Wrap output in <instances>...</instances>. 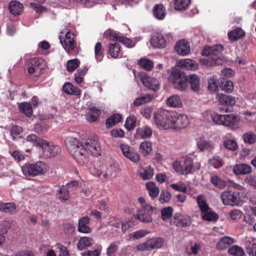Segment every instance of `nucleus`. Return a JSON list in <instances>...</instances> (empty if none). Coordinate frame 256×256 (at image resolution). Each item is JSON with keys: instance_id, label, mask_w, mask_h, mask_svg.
Segmentation results:
<instances>
[{"instance_id": "052dcab7", "label": "nucleus", "mask_w": 256, "mask_h": 256, "mask_svg": "<svg viewBox=\"0 0 256 256\" xmlns=\"http://www.w3.org/2000/svg\"><path fill=\"white\" fill-rule=\"evenodd\" d=\"M210 163L215 168H218L222 166L224 164L223 160L219 156H214L210 160Z\"/></svg>"}, {"instance_id": "bb28decb", "label": "nucleus", "mask_w": 256, "mask_h": 256, "mask_svg": "<svg viewBox=\"0 0 256 256\" xmlns=\"http://www.w3.org/2000/svg\"><path fill=\"white\" fill-rule=\"evenodd\" d=\"M234 242V239L230 236L222 238L217 243L216 248L218 250H222L228 248Z\"/></svg>"}, {"instance_id": "c85d7f7f", "label": "nucleus", "mask_w": 256, "mask_h": 256, "mask_svg": "<svg viewBox=\"0 0 256 256\" xmlns=\"http://www.w3.org/2000/svg\"><path fill=\"white\" fill-rule=\"evenodd\" d=\"M166 104L168 106L172 108H181L182 106V100L178 95H173L168 98Z\"/></svg>"}, {"instance_id": "ea45409f", "label": "nucleus", "mask_w": 256, "mask_h": 256, "mask_svg": "<svg viewBox=\"0 0 256 256\" xmlns=\"http://www.w3.org/2000/svg\"><path fill=\"white\" fill-rule=\"evenodd\" d=\"M180 66L188 70H196L198 68L197 64L190 59L181 60L180 62Z\"/></svg>"}, {"instance_id": "c756f323", "label": "nucleus", "mask_w": 256, "mask_h": 256, "mask_svg": "<svg viewBox=\"0 0 256 256\" xmlns=\"http://www.w3.org/2000/svg\"><path fill=\"white\" fill-rule=\"evenodd\" d=\"M56 197L60 201L68 200L70 197L68 190L64 185L60 186L57 190Z\"/></svg>"}, {"instance_id": "a19ab883", "label": "nucleus", "mask_w": 256, "mask_h": 256, "mask_svg": "<svg viewBox=\"0 0 256 256\" xmlns=\"http://www.w3.org/2000/svg\"><path fill=\"white\" fill-rule=\"evenodd\" d=\"M202 214V218L204 220L216 222L218 218V216L215 212L211 210L210 208Z\"/></svg>"}, {"instance_id": "e433bc0d", "label": "nucleus", "mask_w": 256, "mask_h": 256, "mask_svg": "<svg viewBox=\"0 0 256 256\" xmlns=\"http://www.w3.org/2000/svg\"><path fill=\"white\" fill-rule=\"evenodd\" d=\"M146 186L148 190L149 195L152 198H156L160 192V190L154 182H149L146 184Z\"/></svg>"}, {"instance_id": "f257e3e1", "label": "nucleus", "mask_w": 256, "mask_h": 256, "mask_svg": "<svg viewBox=\"0 0 256 256\" xmlns=\"http://www.w3.org/2000/svg\"><path fill=\"white\" fill-rule=\"evenodd\" d=\"M154 122L158 128L162 130H180L186 128L189 124L186 115L163 109L155 112Z\"/></svg>"}, {"instance_id": "4be33fe9", "label": "nucleus", "mask_w": 256, "mask_h": 256, "mask_svg": "<svg viewBox=\"0 0 256 256\" xmlns=\"http://www.w3.org/2000/svg\"><path fill=\"white\" fill-rule=\"evenodd\" d=\"M233 172L236 175L248 174L252 172V167L246 164H240L234 166Z\"/></svg>"}, {"instance_id": "39448f33", "label": "nucleus", "mask_w": 256, "mask_h": 256, "mask_svg": "<svg viewBox=\"0 0 256 256\" xmlns=\"http://www.w3.org/2000/svg\"><path fill=\"white\" fill-rule=\"evenodd\" d=\"M170 79L176 88L181 91L186 90L188 84V76L184 73L174 70L172 71Z\"/></svg>"}, {"instance_id": "8fccbe9b", "label": "nucleus", "mask_w": 256, "mask_h": 256, "mask_svg": "<svg viewBox=\"0 0 256 256\" xmlns=\"http://www.w3.org/2000/svg\"><path fill=\"white\" fill-rule=\"evenodd\" d=\"M190 0H174L175 9L179 10H186L190 4Z\"/></svg>"}, {"instance_id": "a211bd4d", "label": "nucleus", "mask_w": 256, "mask_h": 256, "mask_svg": "<svg viewBox=\"0 0 256 256\" xmlns=\"http://www.w3.org/2000/svg\"><path fill=\"white\" fill-rule=\"evenodd\" d=\"M176 52L182 56H186L190 52V46L187 41L180 40L175 46Z\"/></svg>"}, {"instance_id": "1a4fd4ad", "label": "nucleus", "mask_w": 256, "mask_h": 256, "mask_svg": "<svg viewBox=\"0 0 256 256\" xmlns=\"http://www.w3.org/2000/svg\"><path fill=\"white\" fill-rule=\"evenodd\" d=\"M42 60L38 58H34L28 60L26 63L28 72L30 74H34L38 76L43 68Z\"/></svg>"}, {"instance_id": "f704fd0d", "label": "nucleus", "mask_w": 256, "mask_h": 256, "mask_svg": "<svg viewBox=\"0 0 256 256\" xmlns=\"http://www.w3.org/2000/svg\"><path fill=\"white\" fill-rule=\"evenodd\" d=\"M64 92L69 94H74L76 96H79L80 94V90L76 87H74L70 82H66L63 86Z\"/></svg>"}, {"instance_id": "f8f14e48", "label": "nucleus", "mask_w": 256, "mask_h": 256, "mask_svg": "<svg viewBox=\"0 0 256 256\" xmlns=\"http://www.w3.org/2000/svg\"><path fill=\"white\" fill-rule=\"evenodd\" d=\"M216 99L223 106L226 107V112H230L232 108L236 104L235 98L230 95L218 93L216 95Z\"/></svg>"}, {"instance_id": "69168bd1", "label": "nucleus", "mask_w": 256, "mask_h": 256, "mask_svg": "<svg viewBox=\"0 0 256 256\" xmlns=\"http://www.w3.org/2000/svg\"><path fill=\"white\" fill-rule=\"evenodd\" d=\"M172 208L170 206L163 208L161 212L162 218L163 220L170 218L172 216Z\"/></svg>"}, {"instance_id": "2eb2a0df", "label": "nucleus", "mask_w": 256, "mask_h": 256, "mask_svg": "<svg viewBox=\"0 0 256 256\" xmlns=\"http://www.w3.org/2000/svg\"><path fill=\"white\" fill-rule=\"evenodd\" d=\"M141 80L144 85L149 89L156 91L160 88V86L159 82L152 77L144 74L140 76Z\"/></svg>"}, {"instance_id": "603ef678", "label": "nucleus", "mask_w": 256, "mask_h": 256, "mask_svg": "<svg viewBox=\"0 0 256 256\" xmlns=\"http://www.w3.org/2000/svg\"><path fill=\"white\" fill-rule=\"evenodd\" d=\"M154 175L153 169L150 166L146 167L140 172V176L144 180L150 179Z\"/></svg>"}, {"instance_id": "cd10ccee", "label": "nucleus", "mask_w": 256, "mask_h": 256, "mask_svg": "<svg viewBox=\"0 0 256 256\" xmlns=\"http://www.w3.org/2000/svg\"><path fill=\"white\" fill-rule=\"evenodd\" d=\"M136 134L138 138H149L152 135V130L150 127L145 126L137 128Z\"/></svg>"}, {"instance_id": "13d9d810", "label": "nucleus", "mask_w": 256, "mask_h": 256, "mask_svg": "<svg viewBox=\"0 0 256 256\" xmlns=\"http://www.w3.org/2000/svg\"><path fill=\"white\" fill-rule=\"evenodd\" d=\"M242 138L245 143L253 144L256 142V134L250 132L244 134L242 136Z\"/></svg>"}, {"instance_id": "c9c22d12", "label": "nucleus", "mask_w": 256, "mask_h": 256, "mask_svg": "<svg viewBox=\"0 0 256 256\" xmlns=\"http://www.w3.org/2000/svg\"><path fill=\"white\" fill-rule=\"evenodd\" d=\"M165 8L161 4H156L153 10V14L156 18L158 20H163L166 16Z\"/></svg>"}, {"instance_id": "a878e982", "label": "nucleus", "mask_w": 256, "mask_h": 256, "mask_svg": "<svg viewBox=\"0 0 256 256\" xmlns=\"http://www.w3.org/2000/svg\"><path fill=\"white\" fill-rule=\"evenodd\" d=\"M182 175H187L194 172L193 160L190 157L185 158L184 164H182Z\"/></svg>"}, {"instance_id": "e2e57ef3", "label": "nucleus", "mask_w": 256, "mask_h": 256, "mask_svg": "<svg viewBox=\"0 0 256 256\" xmlns=\"http://www.w3.org/2000/svg\"><path fill=\"white\" fill-rule=\"evenodd\" d=\"M224 146L230 150H235L238 148V146L236 142L233 140H226L224 142Z\"/></svg>"}, {"instance_id": "7ed1b4c3", "label": "nucleus", "mask_w": 256, "mask_h": 256, "mask_svg": "<svg viewBox=\"0 0 256 256\" xmlns=\"http://www.w3.org/2000/svg\"><path fill=\"white\" fill-rule=\"evenodd\" d=\"M224 50V47L221 44H216L212 46H206L202 52L203 56H209L206 59L210 63V66L216 65H220L223 64V60L220 57V54Z\"/></svg>"}, {"instance_id": "ddd939ff", "label": "nucleus", "mask_w": 256, "mask_h": 256, "mask_svg": "<svg viewBox=\"0 0 256 256\" xmlns=\"http://www.w3.org/2000/svg\"><path fill=\"white\" fill-rule=\"evenodd\" d=\"M192 220L190 217L184 214H176L174 216V224L178 227L186 228L190 226Z\"/></svg>"}, {"instance_id": "6ab92c4d", "label": "nucleus", "mask_w": 256, "mask_h": 256, "mask_svg": "<svg viewBox=\"0 0 256 256\" xmlns=\"http://www.w3.org/2000/svg\"><path fill=\"white\" fill-rule=\"evenodd\" d=\"M120 170V165L116 162H113L106 168V172L102 175L105 179L110 177H115L116 174Z\"/></svg>"}, {"instance_id": "4d7b16f0", "label": "nucleus", "mask_w": 256, "mask_h": 256, "mask_svg": "<svg viewBox=\"0 0 256 256\" xmlns=\"http://www.w3.org/2000/svg\"><path fill=\"white\" fill-rule=\"evenodd\" d=\"M121 34L119 32L109 30L104 33V36L109 40L118 42V38L120 36Z\"/></svg>"}, {"instance_id": "0e129e2a", "label": "nucleus", "mask_w": 256, "mask_h": 256, "mask_svg": "<svg viewBox=\"0 0 256 256\" xmlns=\"http://www.w3.org/2000/svg\"><path fill=\"white\" fill-rule=\"evenodd\" d=\"M140 148L146 154H148L152 150V144L148 141H144L141 143Z\"/></svg>"}, {"instance_id": "3c124183", "label": "nucleus", "mask_w": 256, "mask_h": 256, "mask_svg": "<svg viewBox=\"0 0 256 256\" xmlns=\"http://www.w3.org/2000/svg\"><path fill=\"white\" fill-rule=\"evenodd\" d=\"M228 253L233 256H243L244 250L242 248L237 245L231 246L228 250Z\"/></svg>"}, {"instance_id": "c03bdc74", "label": "nucleus", "mask_w": 256, "mask_h": 256, "mask_svg": "<svg viewBox=\"0 0 256 256\" xmlns=\"http://www.w3.org/2000/svg\"><path fill=\"white\" fill-rule=\"evenodd\" d=\"M16 206L13 203L0 204V210L6 213H13L15 211Z\"/></svg>"}, {"instance_id": "423d86ee", "label": "nucleus", "mask_w": 256, "mask_h": 256, "mask_svg": "<svg viewBox=\"0 0 256 256\" xmlns=\"http://www.w3.org/2000/svg\"><path fill=\"white\" fill-rule=\"evenodd\" d=\"M212 120L216 124L223 125L230 127L232 128H235L238 118L233 114L224 115L215 114L212 116Z\"/></svg>"}, {"instance_id": "49530a36", "label": "nucleus", "mask_w": 256, "mask_h": 256, "mask_svg": "<svg viewBox=\"0 0 256 256\" xmlns=\"http://www.w3.org/2000/svg\"><path fill=\"white\" fill-rule=\"evenodd\" d=\"M138 64L146 70H150L154 67L153 62L148 58H142L138 60Z\"/></svg>"}, {"instance_id": "338daca9", "label": "nucleus", "mask_w": 256, "mask_h": 256, "mask_svg": "<svg viewBox=\"0 0 256 256\" xmlns=\"http://www.w3.org/2000/svg\"><path fill=\"white\" fill-rule=\"evenodd\" d=\"M224 84L222 90L228 93H230L234 90V86L233 82L230 80L224 81V80H223Z\"/></svg>"}, {"instance_id": "f3484780", "label": "nucleus", "mask_w": 256, "mask_h": 256, "mask_svg": "<svg viewBox=\"0 0 256 256\" xmlns=\"http://www.w3.org/2000/svg\"><path fill=\"white\" fill-rule=\"evenodd\" d=\"M150 42L154 46L160 48H164L166 44V41L163 35L159 32L155 33L152 36Z\"/></svg>"}, {"instance_id": "5fc2aeb1", "label": "nucleus", "mask_w": 256, "mask_h": 256, "mask_svg": "<svg viewBox=\"0 0 256 256\" xmlns=\"http://www.w3.org/2000/svg\"><path fill=\"white\" fill-rule=\"evenodd\" d=\"M100 114V110L96 108H92L90 110L88 120L90 122L96 121Z\"/></svg>"}, {"instance_id": "58836bf2", "label": "nucleus", "mask_w": 256, "mask_h": 256, "mask_svg": "<svg viewBox=\"0 0 256 256\" xmlns=\"http://www.w3.org/2000/svg\"><path fill=\"white\" fill-rule=\"evenodd\" d=\"M18 108L21 112L27 116L30 117L32 114V108L30 104L28 102H22L18 104Z\"/></svg>"}, {"instance_id": "dca6fc26", "label": "nucleus", "mask_w": 256, "mask_h": 256, "mask_svg": "<svg viewBox=\"0 0 256 256\" xmlns=\"http://www.w3.org/2000/svg\"><path fill=\"white\" fill-rule=\"evenodd\" d=\"M224 78H220L218 79L216 76L208 78V89L212 92H216L218 90V86H222Z\"/></svg>"}, {"instance_id": "a18cd8bd", "label": "nucleus", "mask_w": 256, "mask_h": 256, "mask_svg": "<svg viewBox=\"0 0 256 256\" xmlns=\"http://www.w3.org/2000/svg\"><path fill=\"white\" fill-rule=\"evenodd\" d=\"M120 46L118 43L112 44L110 46L109 54L114 58H116L120 56Z\"/></svg>"}, {"instance_id": "f03ea898", "label": "nucleus", "mask_w": 256, "mask_h": 256, "mask_svg": "<svg viewBox=\"0 0 256 256\" xmlns=\"http://www.w3.org/2000/svg\"><path fill=\"white\" fill-rule=\"evenodd\" d=\"M66 146L76 162L80 165L88 163V157L86 156L84 146L73 137H67L65 140Z\"/></svg>"}, {"instance_id": "7c9ffc66", "label": "nucleus", "mask_w": 256, "mask_h": 256, "mask_svg": "<svg viewBox=\"0 0 256 256\" xmlns=\"http://www.w3.org/2000/svg\"><path fill=\"white\" fill-rule=\"evenodd\" d=\"M210 181L214 186L220 189H223L227 186L226 181L216 174L211 175Z\"/></svg>"}, {"instance_id": "37998d69", "label": "nucleus", "mask_w": 256, "mask_h": 256, "mask_svg": "<svg viewBox=\"0 0 256 256\" xmlns=\"http://www.w3.org/2000/svg\"><path fill=\"white\" fill-rule=\"evenodd\" d=\"M197 202L201 210L202 213L209 210L210 208L207 204L206 197L203 195H198L196 198Z\"/></svg>"}, {"instance_id": "aec40b11", "label": "nucleus", "mask_w": 256, "mask_h": 256, "mask_svg": "<svg viewBox=\"0 0 256 256\" xmlns=\"http://www.w3.org/2000/svg\"><path fill=\"white\" fill-rule=\"evenodd\" d=\"M152 210H149L146 208H142L138 211L136 218L142 222H150L152 220Z\"/></svg>"}, {"instance_id": "72a5a7b5", "label": "nucleus", "mask_w": 256, "mask_h": 256, "mask_svg": "<svg viewBox=\"0 0 256 256\" xmlns=\"http://www.w3.org/2000/svg\"><path fill=\"white\" fill-rule=\"evenodd\" d=\"M245 35V32L240 28H237L228 33V36L230 40L236 41Z\"/></svg>"}, {"instance_id": "6e6d98bb", "label": "nucleus", "mask_w": 256, "mask_h": 256, "mask_svg": "<svg viewBox=\"0 0 256 256\" xmlns=\"http://www.w3.org/2000/svg\"><path fill=\"white\" fill-rule=\"evenodd\" d=\"M80 64V61L78 58L69 60L67 62L66 70L72 72L79 66Z\"/></svg>"}, {"instance_id": "412c9836", "label": "nucleus", "mask_w": 256, "mask_h": 256, "mask_svg": "<svg viewBox=\"0 0 256 256\" xmlns=\"http://www.w3.org/2000/svg\"><path fill=\"white\" fill-rule=\"evenodd\" d=\"M245 248L250 256H256V238H250L245 242Z\"/></svg>"}, {"instance_id": "09e8293b", "label": "nucleus", "mask_w": 256, "mask_h": 256, "mask_svg": "<svg viewBox=\"0 0 256 256\" xmlns=\"http://www.w3.org/2000/svg\"><path fill=\"white\" fill-rule=\"evenodd\" d=\"M122 116L120 114H115L108 118L106 120V125L108 128H111L117 122L120 121Z\"/></svg>"}, {"instance_id": "4c0bfd02", "label": "nucleus", "mask_w": 256, "mask_h": 256, "mask_svg": "<svg viewBox=\"0 0 256 256\" xmlns=\"http://www.w3.org/2000/svg\"><path fill=\"white\" fill-rule=\"evenodd\" d=\"M153 95L148 94L136 98L133 104L134 106H138L150 102L153 98Z\"/></svg>"}, {"instance_id": "774afa93", "label": "nucleus", "mask_w": 256, "mask_h": 256, "mask_svg": "<svg viewBox=\"0 0 256 256\" xmlns=\"http://www.w3.org/2000/svg\"><path fill=\"white\" fill-rule=\"evenodd\" d=\"M11 226V223L8 220H2L0 222V233L4 234L7 232Z\"/></svg>"}, {"instance_id": "864d4df0", "label": "nucleus", "mask_w": 256, "mask_h": 256, "mask_svg": "<svg viewBox=\"0 0 256 256\" xmlns=\"http://www.w3.org/2000/svg\"><path fill=\"white\" fill-rule=\"evenodd\" d=\"M150 233L145 230H139L129 234V238L132 240H136L145 236Z\"/></svg>"}, {"instance_id": "2f4dec72", "label": "nucleus", "mask_w": 256, "mask_h": 256, "mask_svg": "<svg viewBox=\"0 0 256 256\" xmlns=\"http://www.w3.org/2000/svg\"><path fill=\"white\" fill-rule=\"evenodd\" d=\"M23 6L20 2L14 0L9 4V10L14 15H19L23 10Z\"/></svg>"}, {"instance_id": "9d476101", "label": "nucleus", "mask_w": 256, "mask_h": 256, "mask_svg": "<svg viewBox=\"0 0 256 256\" xmlns=\"http://www.w3.org/2000/svg\"><path fill=\"white\" fill-rule=\"evenodd\" d=\"M84 146L88 157V153L94 156H98L100 154L101 148L97 138L87 140Z\"/></svg>"}, {"instance_id": "79ce46f5", "label": "nucleus", "mask_w": 256, "mask_h": 256, "mask_svg": "<svg viewBox=\"0 0 256 256\" xmlns=\"http://www.w3.org/2000/svg\"><path fill=\"white\" fill-rule=\"evenodd\" d=\"M26 141L30 142L33 146H38L42 148V143L44 141L34 134L28 136L26 138Z\"/></svg>"}, {"instance_id": "6e6552de", "label": "nucleus", "mask_w": 256, "mask_h": 256, "mask_svg": "<svg viewBox=\"0 0 256 256\" xmlns=\"http://www.w3.org/2000/svg\"><path fill=\"white\" fill-rule=\"evenodd\" d=\"M42 150V156L44 158H48L54 156L61 152L60 147L53 143H48L44 140L42 143L41 148Z\"/></svg>"}, {"instance_id": "b1692460", "label": "nucleus", "mask_w": 256, "mask_h": 256, "mask_svg": "<svg viewBox=\"0 0 256 256\" xmlns=\"http://www.w3.org/2000/svg\"><path fill=\"white\" fill-rule=\"evenodd\" d=\"M188 82L192 90L194 92H198L200 90V78L195 74H190L188 76Z\"/></svg>"}, {"instance_id": "5701e85b", "label": "nucleus", "mask_w": 256, "mask_h": 256, "mask_svg": "<svg viewBox=\"0 0 256 256\" xmlns=\"http://www.w3.org/2000/svg\"><path fill=\"white\" fill-rule=\"evenodd\" d=\"M90 222V218L85 216L78 220V231L82 233L88 234L91 232L90 228L88 225Z\"/></svg>"}, {"instance_id": "0eeeda50", "label": "nucleus", "mask_w": 256, "mask_h": 256, "mask_svg": "<svg viewBox=\"0 0 256 256\" xmlns=\"http://www.w3.org/2000/svg\"><path fill=\"white\" fill-rule=\"evenodd\" d=\"M59 36L60 42L65 50L70 53L76 47V42L74 41V35L68 32H62Z\"/></svg>"}, {"instance_id": "bf43d9fd", "label": "nucleus", "mask_w": 256, "mask_h": 256, "mask_svg": "<svg viewBox=\"0 0 256 256\" xmlns=\"http://www.w3.org/2000/svg\"><path fill=\"white\" fill-rule=\"evenodd\" d=\"M136 122V118L134 116H130L126 118L125 126L128 130H130L135 127Z\"/></svg>"}, {"instance_id": "473e14b6", "label": "nucleus", "mask_w": 256, "mask_h": 256, "mask_svg": "<svg viewBox=\"0 0 256 256\" xmlns=\"http://www.w3.org/2000/svg\"><path fill=\"white\" fill-rule=\"evenodd\" d=\"M92 239L88 236L81 238L77 244V248L80 250H82L92 244Z\"/></svg>"}, {"instance_id": "de8ad7c7", "label": "nucleus", "mask_w": 256, "mask_h": 256, "mask_svg": "<svg viewBox=\"0 0 256 256\" xmlns=\"http://www.w3.org/2000/svg\"><path fill=\"white\" fill-rule=\"evenodd\" d=\"M197 146L201 151L214 148L213 144L210 141L202 138L198 142Z\"/></svg>"}, {"instance_id": "9b49d317", "label": "nucleus", "mask_w": 256, "mask_h": 256, "mask_svg": "<svg viewBox=\"0 0 256 256\" xmlns=\"http://www.w3.org/2000/svg\"><path fill=\"white\" fill-rule=\"evenodd\" d=\"M223 203L226 205L236 206L240 202V196L239 192L224 191L222 194Z\"/></svg>"}, {"instance_id": "393cba45", "label": "nucleus", "mask_w": 256, "mask_h": 256, "mask_svg": "<svg viewBox=\"0 0 256 256\" xmlns=\"http://www.w3.org/2000/svg\"><path fill=\"white\" fill-rule=\"evenodd\" d=\"M150 250L162 248L164 244V240L160 237H154L147 240Z\"/></svg>"}, {"instance_id": "4468645a", "label": "nucleus", "mask_w": 256, "mask_h": 256, "mask_svg": "<svg viewBox=\"0 0 256 256\" xmlns=\"http://www.w3.org/2000/svg\"><path fill=\"white\" fill-rule=\"evenodd\" d=\"M120 148L125 157L134 162L139 161L140 159L139 154L134 152V149L128 144H121Z\"/></svg>"}, {"instance_id": "20e7f679", "label": "nucleus", "mask_w": 256, "mask_h": 256, "mask_svg": "<svg viewBox=\"0 0 256 256\" xmlns=\"http://www.w3.org/2000/svg\"><path fill=\"white\" fill-rule=\"evenodd\" d=\"M47 164L42 162H38L34 164L27 163L22 166L23 174L27 176H36L43 174L48 170Z\"/></svg>"}, {"instance_id": "680f3d73", "label": "nucleus", "mask_w": 256, "mask_h": 256, "mask_svg": "<svg viewBox=\"0 0 256 256\" xmlns=\"http://www.w3.org/2000/svg\"><path fill=\"white\" fill-rule=\"evenodd\" d=\"M170 188L174 190L186 193L188 191V188L182 182H178V184H172L170 185Z\"/></svg>"}]
</instances>
